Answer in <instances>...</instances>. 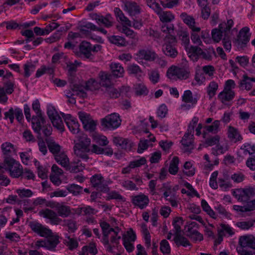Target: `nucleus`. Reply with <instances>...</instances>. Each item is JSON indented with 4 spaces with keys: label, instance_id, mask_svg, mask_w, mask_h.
<instances>
[{
    "label": "nucleus",
    "instance_id": "13",
    "mask_svg": "<svg viewBox=\"0 0 255 255\" xmlns=\"http://www.w3.org/2000/svg\"><path fill=\"white\" fill-rule=\"evenodd\" d=\"M29 226L32 231L41 237L47 238L48 237H50L52 234L51 230L36 222H30L29 223Z\"/></svg>",
    "mask_w": 255,
    "mask_h": 255
},
{
    "label": "nucleus",
    "instance_id": "63",
    "mask_svg": "<svg viewBox=\"0 0 255 255\" xmlns=\"http://www.w3.org/2000/svg\"><path fill=\"white\" fill-rule=\"evenodd\" d=\"M23 68L24 71V76L25 78H28L34 71L35 66L31 63H27L24 65Z\"/></svg>",
    "mask_w": 255,
    "mask_h": 255
},
{
    "label": "nucleus",
    "instance_id": "15",
    "mask_svg": "<svg viewBox=\"0 0 255 255\" xmlns=\"http://www.w3.org/2000/svg\"><path fill=\"white\" fill-rule=\"evenodd\" d=\"M238 243L240 249L250 248L255 250V236L252 234L240 237Z\"/></svg>",
    "mask_w": 255,
    "mask_h": 255
},
{
    "label": "nucleus",
    "instance_id": "62",
    "mask_svg": "<svg viewBox=\"0 0 255 255\" xmlns=\"http://www.w3.org/2000/svg\"><path fill=\"white\" fill-rule=\"evenodd\" d=\"M215 55V51L213 48H209L207 50H202L200 57L208 60H210L212 59V55Z\"/></svg>",
    "mask_w": 255,
    "mask_h": 255
},
{
    "label": "nucleus",
    "instance_id": "3",
    "mask_svg": "<svg viewBox=\"0 0 255 255\" xmlns=\"http://www.w3.org/2000/svg\"><path fill=\"white\" fill-rule=\"evenodd\" d=\"M236 87V83L233 80H227L224 86L223 90L218 95V100L224 105H228L235 97V92L233 89Z\"/></svg>",
    "mask_w": 255,
    "mask_h": 255
},
{
    "label": "nucleus",
    "instance_id": "26",
    "mask_svg": "<svg viewBox=\"0 0 255 255\" xmlns=\"http://www.w3.org/2000/svg\"><path fill=\"white\" fill-rule=\"evenodd\" d=\"M137 56L140 59H144L149 61H153L157 57V54L154 51L148 49L139 50L137 53Z\"/></svg>",
    "mask_w": 255,
    "mask_h": 255
},
{
    "label": "nucleus",
    "instance_id": "32",
    "mask_svg": "<svg viewBox=\"0 0 255 255\" xmlns=\"http://www.w3.org/2000/svg\"><path fill=\"white\" fill-rule=\"evenodd\" d=\"M127 88L124 86L116 89L112 86L107 88L106 93L111 98L116 99L119 98L124 90L127 91Z\"/></svg>",
    "mask_w": 255,
    "mask_h": 255
},
{
    "label": "nucleus",
    "instance_id": "2",
    "mask_svg": "<svg viewBox=\"0 0 255 255\" xmlns=\"http://www.w3.org/2000/svg\"><path fill=\"white\" fill-rule=\"evenodd\" d=\"M54 207H55V210L57 214L54 211L48 208L39 211V213L43 218L48 219L51 224L57 225L60 224L62 221L58 216L62 218H66L70 215L71 210L69 206L60 203H57Z\"/></svg>",
    "mask_w": 255,
    "mask_h": 255
},
{
    "label": "nucleus",
    "instance_id": "25",
    "mask_svg": "<svg viewBox=\"0 0 255 255\" xmlns=\"http://www.w3.org/2000/svg\"><path fill=\"white\" fill-rule=\"evenodd\" d=\"M79 50L80 55H83L85 58L91 59V51H95L96 50V45H94L92 47L90 43L86 41H83L79 46Z\"/></svg>",
    "mask_w": 255,
    "mask_h": 255
},
{
    "label": "nucleus",
    "instance_id": "35",
    "mask_svg": "<svg viewBox=\"0 0 255 255\" xmlns=\"http://www.w3.org/2000/svg\"><path fill=\"white\" fill-rule=\"evenodd\" d=\"M72 96H77L83 99L87 97V93L84 90V87L78 84H74L71 86Z\"/></svg>",
    "mask_w": 255,
    "mask_h": 255
},
{
    "label": "nucleus",
    "instance_id": "58",
    "mask_svg": "<svg viewBox=\"0 0 255 255\" xmlns=\"http://www.w3.org/2000/svg\"><path fill=\"white\" fill-rule=\"evenodd\" d=\"M255 223V220L238 222L236 223V226L240 228L241 230H249L250 228L254 226Z\"/></svg>",
    "mask_w": 255,
    "mask_h": 255
},
{
    "label": "nucleus",
    "instance_id": "53",
    "mask_svg": "<svg viewBox=\"0 0 255 255\" xmlns=\"http://www.w3.org/2000/svg\"><path fill=\"white\" fill-rule=\"evenodd\" d=\"M136 239V234L131 228L127 231L126 234H123L122 237L123 241L126 242H134Z\"/></svg>",
    "mask_w": 255,
    "mask_h": 255
},
{
    "label": "nucleus",
    "instance_id": "54",
    "mask_svg": "<svg viewBox=\"0 0 255 255\" xmlns=\"http://www.w3.org/2000/svg\"><path fill=\"white\" fill-rule=\"evenodd\" d=\"M107 194L108 195L105 197L107 200H109L111 199H115L118 201L122 202L126 201V199L117 191H109Z\"/></svg>",
    "mask_w": 255,
    "mask_h": 255
},
{
    "label": "nucleus",
    "instance_id": "39",
    "mask_svg": "<svg viewBox=\"0 0 255 255\" xmlns=\"http://www.w3.org/2000/svg\"><path fill=\"white\" fill-rule=\"evenodd\" d=\"M56 162L64 168L68 167L69 163V158L64 152H60L54 156Z\"/></svg>",
    "mask_w": 255,
    "mask_h": 255
},
{
    "label": "nucleus",
    "instance_id": "48",
    "mask_svg": "<svg viewBox=\"0 0 255 255\" xmlns=\"http://www.w3.org/2000/svg\"><path fill=\"white\" fill-rule=\"evenodd\" d=\"M78 142L75 144H79L81 146H84V149H87V147H89L91 143V139L88 137L85 134H80L77 136Z\"/></svg>",
    "mask_w": 255,
    "mask_h": 255
},
{
    "label": "nucleus",
    "instance_id": "27",
    "mask_svg": "<svg viewBox=\"0 0 255 255\" xmlns=\"http://www.w3.org/2000/svg\"><path fill=\"white\" fill-rule=\"evenodd\" d=\"M79 29L81 34L90 36L91 31L96 30V25L91 22L82 21L79 25Z\"/></svg>",
    "mask_w": 255,
    "mask_h": 255
},
{
    "label": "nucleus",
    "instance_id": "7",
    "mask_svg": "<svg viewBox=\"0 0 255 255\" xmlns=\"http://www.w3.org/2000/svg\"><path fill=\"white\" fill-rule=\"evenodd\" d=\"M233 195L238 201L247 202L251 198L255 196V186H248L236 189L233 192Z\"/></svg>",
    "mask_w": 255,
    "mask_h": 255
},
{
    "label": "nucleus",
    "instance_id": "29",
    "mask_svg": "<svg viewBox=\"0 0 255 255\" xmlns=\"http://www.w3.org/2000/svg\"><path fill=\"white\" fill-rule=\"evenodd\" d=\"M100 84L103 87L108 88L112 85V75L107 72L101 71L99 74Z\"/></svg>",
    "mask_w": 255,
    "mask_h": 255
},
{
    "label": "nucleus",
    "instance_id": "38",
    "mask_svg": "<svg viewBox=\"0 0 255 255\" xmlns=\"http://www.w3.org/2000/svg\"><path fill=\"white\" fill-rule=\"evenodd\" d=\"M149 139L140 140L137 149L139 153H141L143 150L146 149L149 146V141L154 142L155 140V137L153 135L150 133L148 136Z\"/></svg>",
    "mask_w": 255,
    "mask_h": 255
},
{
    "label": "nucleus",
    "instance_id": "43",
    "mask_svg": "<svg viewBox=\"0 0 255 255\" xmlns=\"http://www.w3.org/2000/svg\"><path fill=\"white\" fill-rule=\"evenodd\" d=\"M218 234L222 235L224 236L226 235L232 236L235 234L233 228L226 224H221L220 228L218 229Z\"/></svg>",
    "mask_w": 255,
    "mask_h": 255
},
{
    "label": "nucleus",
    "instance_id": "12",
    "mask_svg": "<svg viewBox=\"0 0 255 255\" xmlns=\"http://www.w3.org/2000/svg\"><path fill=\"white\" fill-rule=\"evenodd\" d=\"M198 224L196 222L192 221L189 222L185 227L186 235L195 241H201L203 239V236L197 231Z\"/></svg>",
    "mask_w": 255,
    "mask_h": 255
},
{
    "label": "nucleus",
    "instance_id": "30",
    "mask_svg": "<svg viewBox=\"0 0 255 255\" xmlns=\"http://www.w3.org/2000/svg\"><path fill=\"white\" fill-rule=\"evenodd\" d=\"M84 146H81L79 144H75L74 151L77 157L87 160L88 158L87 153L89 152L90 148L89 147H87V149H84Z\"/></svg>",
    "mask_w": 255,
    "mask_h": 255
},
{
    "label": "nucleus",
    "instance_id": "34",
    "mask_svg": "<svg viewBox=\"0 0 255 255\" xmlns=\"http://www.w3.org/2000/svg\"><path fill=\"white\" fill-rule=\"evenodd\" d=\"M156 13L158 15L160 20L163 22H169L175 18L174 15L170 11H163L161 7Z\"/></svg>",
    "mask_w": 255,
    "mask_h": 255
},
{
    "label": "nucleus",
    "instance_id": "49",
    "mask_svg": "<svg viewBox=\"0 0 255 255\" xmlns=\"http://www.w3.org/2000/svg\"><path fill=\"white\" fill-rule=\"evenodd\" d=\"M229 149V146L227 144L224 145L218 144L214 147L212 148V154L217 156L219 154L225 153Z\"/></svg>",
    "mask_w": 255,
    "mask_h": 255
},
{
    "label": "nucleus",
    "instance_id": "45",
    "mask_svg": "<svg viewBox=\"0 0 255 255\" xmlns=\"http://www.w3.org/2000/svg\"><path fill=\"white\" fill-rule=\"evenodd\" d=\"M220 126V121L218 120L215 121L211 125L206 126L204 127L205 130L203 131V137H205L206 133L212 132L213 133H216L219 131V128Z\"/></svg>",
    "mask_w": 255,
    "mask_h": 255
},
{
    "label": "nucleus",
    "instance_id": "51",
    "mask_svg": "<svg viewBox=\"0 0 255 255\" xmlns=\"http://www.w3.org/2000/svg\"><path fill=\"white\" fill-rule=\"evenodd\" d=\"M179 162V158L177 156H174L172 158L169 167V172L172 174L175 175L178 171V164Z\"/></svg>",
    "mask_w": 255,
    "mask_h": 255
},
{
    "label": "nucleus",
    "instance_id": "5",
    "mask_svg": "<svg viewBox=\"0 0 255 255\" xmlns=\"http://www.w3.org/2000/svg\"><path fill=\"white\" fill-rule=\"evenodd\" d=\"M234 24L232 19L228 20L227 22H223L219 24L218 28H214L212 30V37L215 42H219L225 37V34L228 31L229 34Z\"/></svg>",
    "mask_w": 255,
    "mask_h": 255
},
{
    "label": "nucleus",
    "instance_id": "47",
    "mask_svg": "<svg viewBox=\"0 0 255 255\" xmlns=\"http://www.w3.org/2000/svg\"><path fill=\"white\" fill-rule=\"evenodd\" d=\"M115 13L117 18L128 26H131V21L125 16L122 11L119 8L116 7L114 9Z\"/></svg>",
    "mask_w": 255,
    "mask_h": 255
},
{
    "label": "nucleus",
    "instance_id": "64",
    "mask_svg": "<svg viewBox=\"0 0 255 255\" xmlns=\"http://www.w3.org/2000/svg\"><path fill=\"white\" fill-rule=\"evenodd\" d=\"M160 250L164 255H168L170 253V247L166 240H163L160 243Z\"/></svg>",
    "mask_w": 255,
    "mask_h": 255
},
{
    "label": "nucleus",
    "instance_id": "56",
    "mask_svg": "<svg viewBox=\"0 0 255 255\" xmlns=\"http://www.w3.org/2000/svg\"><path fill=\"white\" fill-rule=\"evenodd\" d=\"M165 188V190L163 193V196L166 200L167 199L174 198L177 197L176 195V189L175 187L167 186Z\"/></svg>",
    "mask_w": 255,
    "mask_h": 255
},
{
    "label": "nucleus",
    "instance_id": "16",
    "mask_svg": "<svg viewBox=\"0 0 255 255\" xmlns=\"http://www.w3.org/2000/svg\"><path fill=\"white\" fill-rule=\"evenodd\" d=\"M62 116L69 130L74 134L78 133L80 130V125L77 120L70 114L62 113Z\"/></svg>",
    "mask_w": 255,
    "mask_h": 255
},
{
    "label": "nucleus",
    "instance_id": "59",
    "mask_svg": "<svg viewBox=\"0 0 255 255\" xmlns=\"http://www.w3.org/2000/svg\"><path fill=\"white\" fill-rule=\"evenodd\" d=\"M120 31L125 34L127 36L132 39H137L136 33L134 32L132 30L130 29L128 26L123 25L120 29Z\"/></svg>",
    "mask_w": 255,
    "mask_h": 255
},
{
    "label": "nucleus",
    "instance_id": "57",
    "mask_svg": "<svg viewBox=\"0 0 255 255\" xmlns=\"http://www.w3.org/2000/svg\"><path fill=\"white\" fill-rule=\"evenodd\" d=\"M59 243L58 237H51L48 240H46V249L53 250Z\"/></svg>",
    "mask_w": 255,
    "mask_h": 255
},
{
    "label": "nucleus",
    "instance_id": "50",
    "mask_svg": "<svg viewBox=\"0 0 255 255\" xmlns=\"http://www.w3.org/2000/svg\"><path fill=\"white\" fill-rule=\"evenodd\" d=\"M141 232L144 236L145 245L147 248L151 245V236L147 229V225L143 223L141 225Z\"/></svg>",
    "mask_w": 255,
    "mask_h": 255
},
{
    "label": "nucleus",
    "instance_id": "33",
    "mask_svg": "<svg viewBox=\"0 0 255 255\" xmlns=\"http://www.w3.org/2000/svg\"><path fill=\"white\" fill-rule=\"evenodd\" d=\"M85 167V165L80 162L79 159H75L73 162L71 164H68V167L65 168L67 170L71 172L77 173L82 171Z\"/></svg>",
    "mask_w": 255,
    "mask_h": 255
},
{
    "label": "nucleus",
    "instance_id": "36",
    "mask_svg": "<svg viewBox=\"0 0 255 255\" xmlns=\"http://www.w3.org/2000/svg\"><path fill=\"white\" fill-rule=\"evenodd\" d=\"M46 142L49 151L55 156L60 153L61 146L51 138L46 139Z\"/></svg>",
    "mask_w": 255,
    "mask_h": 255
},
{
    "label": "nucleus",
    "instance_id": "61",
    "mask_svg": "<svg viewBox=\"0 0 255 255\" xmlns=\"http://www.w3.org/2000/svg\"><path fill=\"white\" fill-rule=\"evenodd\" d=\"M174 241L178 246L187 247L190 245L188 240L185 237L181 236L179 234L175 235Z\"/></svg>",
    "mask_w": 255,
    "mask_h": 255
},
{
    "label": "nucleus",
    "instance_id": "46",
    "mask_svg": "<svg viewBox=\"0 0 255 255\" xmlns=\"http://www.w3.org/2000/svg\"><path fill=\"white\" fill-rule=\"evenodd\" d=\"M218 83L214 81L210 82L207 87V93L210 99H212L216 94L218 89Z\"/></svg>",
    "mask_w": 255,
    "mask_h": 255
},
{
    "label": "nucleus",
    "instance_id": "31",
    "mask_svg": "<svg viewBox=\"0 0 255 255\" xmlns=\"http://www.w3.org/2000/svg\"><path fill=\"white\" fill-rule=\"evenodd\" d=\"M1 149L4 159L7 157H11V156L15 150L14 145L9 142L3 143L1 145Z\"/></svg>",
    "mask_w": 255,
    "mask_h": 255
},
{
    "label": "nucleus",
    "instance_id": "44",
    "mask_svg": "<svg viewBox=\"0 0 255 255\" xmlns=\"http://www.w3.org/2000/svg\"><path fill=\"white\" fill-rule=\"evenodd\" d=\"M178 35L180 40L182 42L186 49H187L190 44L189 34L186 30H180L178 33Z\"/></svg>",
    "mask_w": 255,
    "mask_h": 255
},
{
    "label": "nucleus",
    "instance_id": "52",
    "mask_svg": "<svg viewBox=\"0 0 255 255\" xmlns=\"http://www.w3.org/2000/svg\"><path fill=\"white\" fill-rule=\"evenodd\" d=\"M110 41L115 45L120 46H124L127 45L125 39L120 36L113 35L109 37Z\"/></svg>",
    "mask_w": 255,
    "mask_h": 255
},
{
    "label": "nucleus",
    "instance_id": "17",
    "mask_svg": "<svg viewBox=\"0 0 255 255\" xmlns=\"http://www.w3.org/2000/svg\"><path fill=\"white\" fill-rule=\"evenodd\" d=\"M110 191L107 181L101 174H97V198H101L103 193Z\"/></svg>",
    "mask_w": 255,
    "mask_h": 255
},
{
    "label": "nucleus",
    "instance_id": "23",
    "mask_svg": "<svg viewBox=\"0 0 255 255\" xmlns=\"http://www.w3.org/2000/svg\"><path fill=\"white\" fill-rule=\"evenodd\" d=\"M113 142L116 146H119L121 148L129 151L133 146V143L130 140L119 136H114Z\"/></svg>",
    "mask_w": 255,
    "mask_h": 255
},
{
    "label": "nucleus",
    "instance_id": "11",
    "mask_svg": "<svg viewBox=\"0 0 255 255\" xmlns=\"http://www.w3.org/2000/svg\"><path fill=\"white\" fill-rule=\"evenodd\" d=\"M78 115L85 130L90 132H94L96 129V122L91 115L82 111L79 112Z\"/></svg>",
    "mask_w": 255,
    "mask_h": 255
},
{
    "label": "nucleus",
    "instance_id": "21",
    "mask_svg": "<svg viewBox=\"0 0 255 255\" xmlns=\"http://www.w3.org/2000/svg\"><path fill=\"white\" fill-rule=\"evenodd\" d=\"M131 201L134 206L138 207L140 209L146 208L149 202L148 197L142 193L132 196Z\"/></svg>",
    "mask_w": 255,
    "mask_h": 255
},
{
    "label": "nucleus",
    "instance_id": "1",
    "mask_svg": "<svg viewBox=\"0 0 255 255\" xmlns=\"http://www.w3.org/2000/svg\"><path fill=\"white\" fill-rule=\"evenodd\" d=\"M103 236L101 241L106 248V251L113 253V250L118 248L121 239L119 233L121 229L118 227L111 228L110 225L106 222L100 223Z\"/></svg>",
    "mask_w": 255,
    "mask_h": 255
},
{
    "label": "nucleus",
    "instance_id": "6",
    "mask_svg": "<svg viewBox=\"0 0 255 255\" xmlns=\"http://www.w3.org/2000/svg\"><path fill=\"white\" fill-rule=\"evenodd\" d=\"M121 122L122 120L119 115L114 113L102 119L101 125L104 129L114 130L121 126Z\"/></svg>",
    "mask_w": 255,
    "mask_h": 255
},
{
    "label": "nucleus",
    "instance_id": "22",
    "mask_svg": "<svg viewBox=\"0 0 255 255\" xmlns=\"http://www.w3.org/2000/svg\"><path fill=\"white\" fill-rule=\"evenodd\" d=\"M187 131L184 135L181 141L182 145V150L184 152H190L194 148L193 133L190 134Z\"/></svg>",
    "mask_w": 255,
    "mask_h": 255
},
{
    "label": "nucleus",
    "instance_id": "41",
    "mask_svg": "<svg viewBox=\"0 0 255 255\" xmlns=\"http://www.w3.org/2000/svg\"><path fill=\"white\" fill-rule=\"evenodd\" d=\"M201 29L200 27L191 30V39L193 43L202 45V42L200 36Z\"/></svg>",
    "mask_w": 255,
    "mask_h": 255
},
{
    "label": "nucleus",
    "instance_id": "24",
    "mask_svg": "<svg viewBox=\"0 0 255 255\" xmlns=\"http://www.w3.org/2000/svg\"><path fill=\"white\" fill-rule=\"evenodd\" d=\"M180 17L190 30L200 27L193 16L189 15L185 12H182L180 15Z\"/></svg>",
    "mask_w": 255,
    "mask_h": 255
},
{
    "label": "nucleus",
    "instance_id": "60",
    "mask_svg": "<svg viewBox=\"0 0 255 255\" xmlns=\"http://www.w3.org/2000/svg\"><path fill=\"white\" fill-rule=\"evenodd\" d=\"M183 172L188 176H192L195 174V169L190 161H186L184 165Z\"/></svg>",
    "mask_w": 255,
    "mask_h": 255
},
{
    "label": "nucleus",
    "instance_id": "19",
    "mask_svg": "<svg viewBox=\"0 0 255 255\" xmlns=\"http://www.w3.org/2000/svg\"><path fill=\"white\" fill-rule=\"evenodd\" d=\"M32 127L33 130L37 134V137L41 135V130L45 124V120L42 115L33 116L31 118Z\"/></svg>",
    "mask_w": 255,
    "mask_h": 255
},
{
    "label": "nucleus",
    "instance_id": "42",
    "mask_svg": "<svg viewBox=\"0 0 255 255\" xmlns=\"http://www.w3.org/2000/svg\"><path fill=\"white\" fill-rule=\"evenodd\" d=\"M240 151L246 155H250V156L254 155V154L255 153V144L246 143L241 146Z\"/></svg>",
    "mask_w": 255,
    "mask_h": 255
},
{
    "label": "nucleus",
    "instance_id": "20",
    "mask_svg": "<svg viewBox=\"0 0 255 255\" xmlns=\"http://www.w3.org/2000/svg\"><path fill=\"white\" fill-rule=\"evenodd\" d=\"M124 10L131 16H135L141 12L140 6L135 1L130 0H124Z\"/></svg>",
    "mask_w": 255,
    "mask_h": 255
},
{
    "label": "nucleus",
    "instance_id": "4",
    "mask_svg": "<svg viewBox=\"0 0 255 255\" xmlns=\"http://www.w3.org/2000/svg\"><path fill=\"white\" fill-rule=\"evenodd\" d=\"M9 172V175L12 178H18L22 174V166L19 162L12 157H7L3 159V166Z\"/></svg>",
    "mask_w": 255,
    "mask_h": 255
},
{
    "label": "nucleus",
    "instance_id": "55",
    "mask_svg": "<svg viewBox=\"0 0 255 255\" xmlns=\"http://www.w3.org/2000/svg\"><path fill=\"white\" fill-rule=\"evenodd\" d=\"M201 206L203 210L211 217L213 219H216L217 216L215 212L211 208L208 203L204 199H202L201 201Z\"/></svg>",
    "mask_w": 255,
    "mask_h": 255
},
{
    "label": "nucleus",
    "instance_id": "37",
    "mask_svg": "<svg viewBox=\"0 0 255 255\" xmlns=\"http://www.w3.org/2000/svg\"><path fill=\"white\" fill-rule=\"evenodd\" d=\"M182 100L184 103L191 104L192 105H195L198 101L197 98L193 97L190 90L184 91L182 96Z\"/></svg>",
    "mask_w": 255,
    "mask_h": 255
},
{
    "label": "nucleus",
    "instance_id": "28",
    "mask_svg": "<svg viewBox=\"0 0 255 255\" xmlns=\"http://www.w3.org/2000/svg\"><path fill=\"white\" fill-rule=\"evenodd\" d=\"M112 75L115 78H121L124 76L125 70L123 67L118 63L112 62L110 65Z\"/></svg>",
    "mask_w": 255,
    "mask_h": 255
},
{
    "label": "nucleus",
    "instance_id": "40",
    "mask_svg": "<svg viewBox=\"0 0 255 255\" xmlns=\"http://www.w3.org/2000/svg\"><path fill=\"white\" fill-rule=\"evenodd\" d=\"M97 23L103 24L105 27H109L112 25L113 18L111 15L108 14L105 17L97 15Z\"/></svg>",
    "mask_w": 255,
    "mask_h": 255
},
{
    "label": "nucleus",
    "instance_id": "10",
    "mask_svg": "<svg viewBox=\"0 0 255 255\" xmlns=\"http://www.w3.org/2000/svg\"><path fill=\"white\" fill-rule=\"evenodd\" d=\"M47 114L53 126L61 131H63L64 128L62 120L53 106H47Z\"/></svg>",
    "mask_w": 255,
    "mask_h": 255
},
{
    "label": "nucleus",
    "instance_id": "18",
    "mask_svg": "<svg viewBox=\"0 0 255 255\" xmlns=\"http://www.w3.org/2000/svg\"><path fill=\"white\" fill-rule=\"evenodd\" d=\"M226 134L229 141L234 143L241 142L243 139L239 130L232 126L227 127Z\"/></svg>",
    "mask_w": 255,
    "mask_h": 255
},
{
    "label": "nucleus",
    "instance_id": "9",
    "mask_svg": "<svg viewBox=\"0 0 255 255\" xmlns=\"http://www.w3.org/2000/svg\"><path fill=\"white\" fill-rule=\"evenodd\" d=\"M251 35L250 28L247 26L244 27L240 30L237 37L234 40V44L239 49H243L249 42Z\"/></svg>",
    "mask_w": 255,
    "mask_h": 255
},
{
    "label": "nucleus",
    "instance_id": "8",
    "mask_svg": "<svg viewBox=\"0 0 255 255\" xmlns=\"http://www.w3.org/2000/svg\"><path fill=\"white\" fill-rule=\"evenodd\" d=\"M166 74L170 79L174 80L178 78L181 80H185L189 78L190 71L184 68L172 66L168 69Z\"/></svg>",
    "mask_w": 255,
    "mask_h": 255
},
{
    "label": "nucleus",
    "instance_id": "14",
    "mask_svg": "<svg viewBox=\"0 0 255 255\" xmlns=\"http://www.w3.org/2000/svg\"><path fill=\"white\" fill-rule=\"evenodd\" d=\"M167 38H170V40L165 41V44L163 48V51L166 55L174 58L177 55L178 52L176 48L171 44L176 43V38L172 35H169Z\"/></svg>",
    "mask_w": 255,
    "mask_h": 255
}]
</instances>
